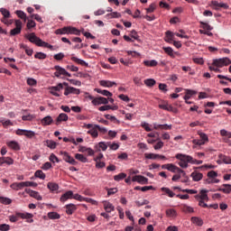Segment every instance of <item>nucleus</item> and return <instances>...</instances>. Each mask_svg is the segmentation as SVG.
Here are the masks:
<instances>
[{
	"label": "nucleus",
	"mask_w": 231,
	"mask_h": 231,
	"mask_svg": "<svg viewBox=\"0 0 231 231\" xmlns=\"http://www.w3.org/2000/svg\"><path fill=\"white\" fill-rule=\"evenodd\" d=\"M47 216L49 219H60V215L57 212H49Z\"/></svg>",
	"instance_id": "obj_43"
},
{
	"label": "nucleus",
	"mask_w": 231,
	"mask_h": 231,
	"mask_svg": "<svg viewBox=\"0 0 231 231\" xmlns=\"http://www.w3.org/2000/svg\"><path fill=\"white\" fill-rule=\"evenodd\" d=\"M76 160H79V162H81L82 163H88V158L80 153L75 154Z\"/></svg>",
	"instance_id": "obj_38"
},
{
	"label": "nucleus",
	"mask_w": 231,
	"mask_h": 231,
	"mask_svg": "<svg viewBox=\"0 0 231 231\" xmlns=\"http://www.w3.org/2000/svg\"><path fill=\"white\" fill-rule=\"evenodd\" d=\"M196 91L190 90V89H186V95L184 96V100H190V97L193 95H196Z\"/></svg>",
	"instance_id": "obj_44"
},
{
	"label": "nucleus",
	"mask_w": 231,
	"mask_h": 231,
	"mask_svg": "<svg viewBox=\"0 0 231 231\" xmlns=\"http://www.w3.org/2000/svg\"><path fill=\"white\" fill-rule=\"evenodd\" d=\"M88 134H90L92 138H98V129L97 128V125H94V127L88 131Z\"/></svg>",
	"instance_id": "obj_27"
},
{
	"label": "nucleus",
	"mask_w": 231,
	"mask_h": 231,
	"mask_svg": "<svg viewBox=\"0 0 231 231\" xmlns=\"http://www.w3.org/2000/svg\"><path fill=\"white\" fill-rule=\"evenodd\" d=\"M80 35V31L75 27L69 26L68 35Z\"/></svg>",
	"instance_id": "obj_33"
},
{
	"label": "nucleus",
	"mask_w": 231,
	"mask_h": 231,
	"mask_svg": "<svg viewBox=\"0 0 231 231\" xmlns=\"http://www.w3.org/2000/svg\"><path fill=\"white\" fill-rule=\"evenodd\" d=\"M60 156H62V159L64 160V162H66L67 163H69L70 165H77V163H79L67 152H60Z\"/></svg>",
	"instance_id": "obj_6"
},
{
	"label": "nucleus",
	"mask_w": 231,
	"mask_h": 231,
	"mask_svg": "<svg viewBox=\"0 0 231 231\" xmlns=\"http://www.w3.org/2000/svg\"><path fill=\"white\" fill-rule=\"evenodd\" d=\"M125 178H127V174H125V173H119V174L114 176L115 181H120V180H124Z\"/></svg>",
	"instance_id": "obj_51"
},
{
	"label": "nucleus",
	"mask_w": 231,
	"mask_h": 231,
	"mask_svg": "<svg viewBox=\"0 0 231 231\" xmlns=\"http://www.w3.org/2000/svg\"><path fill=\"white\" fill-rule=\"evenodd\" d=\"M25 38H27L28 41H30V42H32V44H36V46H40L41 48H50V50L53 48L52 45L37 37V35H35V32H31L25 35Z\"/></svg>",
	"instance_id": "obj_2"
},
{
	"label": "nucleus",
	"mask_w": 231,
	"mask_h": 231,
	"mask_svg": "<svg viewBox=\"0 0 231 231\" xmlns=\"http://www.w3.org/2000/svg\"><path fill=\"white\" fill-rule=\"evenodd\" d=\"M36 23L33 20H28L27 22V29L32 30V28H35Z\"/></svg>",
	"instance_id": "obj_61"
},
{
	"label": "nucleus",
	"mask_w": 231,
	"mask_h": 231,
	"mask_svg": "<svg viewBox=\"0 0 231 231\" xmlns=\"http://www.w3.org/2000/svg\"><path fill=\"white\" fill-rule=\"evenodd\" d=\"M95 91L97 93H99V95H103L104 97H113V93L109 92V90H102L100 88H95Z\"/></svg>",
	"instance_id": "obj_32"
},
{
	"label": "nucleus",
	"mask_w": 231,
	"mask_h": 231,
	"mask_svg": "<svg viewBox=\"0 0 231 231\" xmlns=\"http://www.w3.org/2000/svg\"><path fill=\"white\" fill-rule=\"evenodd\" d=\"M143 64H144V66H147L148 68H154V67L158 66V61H156L155 60H144Z\"/></svg>",
	"instance_id": "obj_31"
},
{
	"label": "nucleus",
	"mask_w": 231,
	"mask_h": 231,
	"mask_svg": "<svg viewBox=\"0 0 231 231\" xmlns=\"http://www.w3.org/2000/svg\"><path fill=\"white\" fill-rule=\"evenodd\" d=\"M199 23L203 30H208V32H210L211 30H213L212 26H210V24H208V23H205V22H199Z\"/></svg>",
	"instance_id": "obj_58"
},
{
	"label": "nucleus",
	"mask_w": 231,
	"mask_h": 231,
	"mask_svg": "<svg viewBox=\"0 0 231 231\" xmlns=\"http://www.w3.org/2000/svg\"><path fill=\"white\" fill-rule=\"evenodd\" d=\"M104 208H105L106 212L109 213V212H113V210H115V206H113V204H111V202L105 201Z\"/></svg>",
	"instance_id": "obj_28"
},
{
	"label": "nucleus",
	"mask_w": 231,
	"mask_h": 231,
	"mask_svg": "<svg viewBox=\"0 0 231 231\" xmlns=\"http://www.w3.org/2000/svg\"><path fill=\"white\" fill-rule=\"evenodd\" d=\"M0 12H1V14H2V15L4 16L5 19H9L10 11H8L7 9H5V8H1Z\"/></svg>",
	"instance_id": "obj_57"
},
{
	"label": "nucleus",
	"mask_w": 231,
	"mask_h": 231,
	"mask_svg": "<svg viewBox=\"0 0 231 231\" xmlns=\"http://www.w3.org/2000/svg\"><path fill=\"white\" fill-rule=\"evenodd\" d=\"M16 15L20 19H23L24 21V23H26V21H28V17H26V13H24L23 11H16Z\"/></svg>",
	"instance_id": "obj_48"
},
{
	"label": "nucleus",
	"mask_w": 231,
	"mask_h": 231,
	"mask_svg": "<svg viewBox=\"0 0 231 231\" xmlns=\"http://www.w3.org/2000/svg\"><path fill=\"white\" fill-rule=\"evenodd\" d=\"M153 129L157 130L158 129H162L164 131H171V129H172V125H158L156 123H153Z\"/></svg>",
	"instance_id": "obj_15"
},
{
	"label": "nucleus",
	"mask_w": 231,
	"mask_h": 231,
	"mask_svg": "<svg viewBox=\"0 0 231 231\" xmlns=\"http://www.w3.org/2000/svg\"><path fill=\"white\" fill-rule=\"evenodd\" d=\"M34 176L40 180H46V174L41 170L36 171Z\"/></svg>",
	"instance_id": "obj_41"
},
{
	"label": "nucleus",
	"mask_w": 231,
	"mask_h": 231,
	"mask_svg": "<svg viewBox=\"0 0 231 231\" xmlns=\"http://www.w3.org/2000/svg\"><path fill=\"white\" fill-rule=\"evenodd\" d=\"M199 135L200 136V140H202L205 143L208 142V136L204 133H199Z\"/></svg>",
	"instance_id": "obj_62"
},
{
	"label": "nucleus",
	"mask_w": 231,
	"mask_h": 231,
	"mask_svg": "<svg viewBox=\"0 0 231 231\" xmlns=\"http://www.w3.org/2000/svg\"><path fill=\"white\" fill-rule=\"evenodd\" d=\"M65 97L68 95H80V89L73 88V87H67L64 91Z\"/></svg>",
	"instance_id": "obj_13"
},
{
	"label": "nucleus",
	"mask_w": 231,
	"mask_h": 231,
	"mask_svg": "<svg viewBox=\"0 0 231 231\" xmlns=\"http://www.w3.org/2000/svg\"><path fill=\"white\" fill-rule=\"evenodd\" d=\"M66 213L71 216L75 210H77V206L75 204H69L65 206Z\"/></svg>",
	"instance_id": "obj_20"
},
{
	"label": "nucleus",
	"mask_w": 231,
	"mask_h": 231,
	"mask_svg": "<svg viewBox=\"0 0 231 231\" xmlns=\"http://www.w3.org/2000/svg\"><path fill=\"white\" fill-rule=\"evenodd\" d=\"M208 192V190L207 189H201L199 195H195V199H197V201H208V195L207 194Z\"/></svg>",
	"instance_id": "obj_10"
},
{
	"label": "nucleus",
	"mask_w": 231,
	"mask_h": 231,
	"mask_svg": "<svg viewBox=\"0 0 231 231\" xmlns=\"http://www.w3.org/2000/svg\"><path fill=\"white\" fill-rule=\"evenodd\" d=\"M180 208L185 214H192L194 212V208L188 206L187 204L181 205Z\"/></svg>",
	"instance_id": "obj_24"
},
{
	"label": "nucleus",
	"mask_w": 231,
	"mask_h": 231,
	"mask_svg": "<svg viewBox=\"0 0 231 231\" xmlns=\"http://www.w3.org/2000/svg\"><path fill=\"white\" fill-rule=\"evenodd\" d=\"M190 177L193 181H201V180H203V173L195 171L190 174Z\"/></svg>",
	"instance_id": "obj_19"
},
{
	"label": "nucleus",
	"mask_w": 231,
	"mask_h": 231,
	"mask_svg": "<svg viewBox=\"0 0 231 231\" xmlns=\"http://www.w3.org/2000/svg\"><path fill=\"white\" fill-rule=\"evenodd\" d=\"M6 145L13 149V151H21V145L16 141L7 142Z\"/></svg>",
	"instance_id": "obj_18"
},
{
	"label": "nucleus",
	"mask_w": 231,
	"mask_h": 231,
	"mask_svg": "<svg viewBox=\"0 0 231 231\" xmlns=\"http://www.w3.org/2000/svg\"><path fill=\"white\" fill-rule=\"evenodd\" d=\"M175 158L177 160H180L179 165L181 167V169H187L189 167V163H191L192 165H201L203 163V161H198L190 155H185L181 153L176 154Z\"/></svg>",
	"instance_id": "obj_1"
},
{
	"label": "nucleus",
	"mask_w": 231,
	"mask_h": 231,
	"mask_svg": "<svg viewBox=\"0 0 231 231\" xmlns=\"http://www.w3.org/2000/svg\"><path fill=\"white\" fill-rule=\"evenodd\" d=\"M5 163L6 165H14V159L11 157H0V167L5 165Z\"/></svg>",
	"instance_id": "obj_17"
},
{
	"label": "nucleus",
	"mask_w": 231,
	"mask_h": 231,
	"mask_svg": "<svg viewBox=\"0 0 231 231\" xmlns=\"http://www.w3.org/2000/svg\"><path fill=\"white\" fill-rule=\"evenodd\" d=\"M54 69H56V71L54 72V77H57V79H59L60 75H64L65 77H71V75L66 70V69L59 65H56L54 67Z\"/></svg>",
	"instance_id": "obj_4"
},
{
	"label": "nucleus",
	"mask_w": 231,
	"mask_h": 231,
	"mask_svg": "<svg viewBox=\"0 0 231 231\" xmlns=\"http://www.w3.org/2000/svg\"><path fill=\"white\" fill-rule=\"evenodd\" d=\"M229 64H231V60L228 58L213 60V66H216L217 68H223V66H229Z\"/></svg>",
	"instance_id": "obj_3"
},
{
	"label": "nucleus",
	"mask_w": 231,
	"mask_h": 231,
	"mask_svg": "<svg viewBox=\"0 0 231 231\" xmlns=\"http://www.w3.org/2000/svg\"><path fill=\"white\" fill-rule=\"evenodd\" d=\"M221 136H227V138H231V132H228L225 129L220 130Z\"/></svg>",
	"instance_id": "obj_63"
},
{
	"label": "nucleus",
	"mask_w": 231,
	"mask_h": 231,
	"mask_svg": "<svg viewBox=\"0 0 231 231\" xmlns=\"http://www.w3.org/2000/svg\"><path fill=\"white\" fill-rule=\"evenodd\" d=\"M105 118L106 120H110V122H113V124H120V121L115 117V116H111L109 114L105 115Z\"/></svg>",
	"instance_id": "obj_45"
},
{
	"label": "nucleus",
	"mask_w": 231,
	"mask_h": 231,
	"mask_svg": "<svg viewBox=\"0 0 231 231\" xmlns=\"http://www.w3.org/2000/svg\"><path fill=\"white\" fill-rule=\"evenodd\" d=\"M68 199H73V191L69 190L67 192H65L60 199V201H61V203H64V201H68Z\"/></svg>",
	"instance_id": "obj_16"
},
{
	"label": "nucleus",
	"mask_w": 231,
	"mask_h": 231,
	"mask_svg": "<svg viewBox=\"0 0 231 231\" xmlns=\"http://www.w3.org/2000/svg\"><path fill=\"white\" fill-rule=\"evenodd\" d=\"M0 203L3 205H10L12 203V199L6 197H0Z\"/></svg>",
	"instance_id": "obj_52"
},
{
	"label": "nucleus",
	"mask_w": 231,
	"mask_h": 231,
	"mask_svg": "<svg viewBox=\"0 0 231 231\" xmlns=\"http://www.w3.org/2000/svg\"><path fill=\"white\" fill-rule=\"evenodd\" d=\"M69 26L55 31L56 35H68Z\"/></svg>",
	"instance_id": "obj_34"
},
{
	"label": "nucleus",
	"mask_w": 231,
	"mask_h": 231,
	"mask_svg": "<svg viewBox=\"0 0 231 231\" xmlns=\"http://www.w3.org/2000/svg\"><path fill=\"white\" fill-rule=\"evenodd\" d=\"M222 187H224V188H219L217 189L219 192H224V194H230L231 184H223Z\"/></svg>",
	"instance_id": "obj_26"
},
{
	"label": "nucleus",
	"mask_w": 231,
	"mask_h": 231,
	"mask_svg": "<svg viewBox=\"0 0 231 231\" xmlns=\"http://www.w3.org/2000/svg\"><path fill=\"white\" fill-rule=\"evenodd\" d=\"M132 181H137V183H140L141 185H147V183H149V179L142 175H135L132 178Z\"/></svg>",
	"instance_id": "obj_11"
},
{
	"label": "nucleus",
	"mask_w": 231,
	"mask_h": 231,
	"mask_svg": "<svg viewBox=\"0 0 231 231\" xmlns=\"http://www.w3.org/2000/svg\"><path fill=\"white\" fill-rule=\"evenodd\" d=\"M122 15L118 12H113L106 14L107 19H118Z\"/></svg>",
	"instance_id": "obj_46"
},
{
	"label": "nucleus",
	"mask_w": 231,
	"mask_h": 231,
	"mask_svg": "<svg viewBox=\"0 0 231 231\" xmlns=\"http://www.w3.org/2000/svg\"><path fill=\"white\" fill-rule=\"evenodd\" d=\"M27 84L28 86H37V80L34 79L33 78H28Z\"/></svg>",
	"instance_id": "obj_60"
},
{
	"label": "nucleus",
	"mask_w": 231,
	"mask_h": 231,
	"mask_svg": "<svg viewBox=\"0 0 231 231\" xmlns=\"http://www.w3.org/2000/svg\"><path fill=\"white\" fill-rule=\"evenodd\" d=\"M42 125H51L53 124V118L51 116H47L42 119Z\"/></svg>",
	"instance_id": "obj_25"
},
{
	"label": "nucleus",
	"mask_w": 231,
	"mask_h": 231,
	"mask_svg": "<svg viewBox=\"0 0 231 231\" xmlns=\"http://www.w3.org/2000/svg\"><path fill=\"white\" fill-rule=\"evenodd\" d=\"M107 145L111 149V151H118V149L120 147V145L116 143H114L111 144L110 142H107Z\"/></svg>",
	"instance_id": "obj_56"
},
{
	"label": "nucleus",
	"mask_w": 231,
	"mask_h": 231,
	"mask_svg": "<svg viewBox=\"0 0 231 231\" xmlns=\"http://www.w3.org/2000/svg\"><path fill=\"white\" fill-rule=\"evenodd\" d=\"M166 216L168 217H176V209H172V208L167 209Z\"/></svg>",
	"instance_id": "obj_53"
},
{
	"label": "nucleus",
	"mask_w": 231,
	"mask_h": 231,
	"mask_svg": "<svg viewBox=\"0 0 231 231\" xmlns=\"http://www.w3.org/2000/svg\"><path fill=\"white\" fill-rule=\"evenodd\" d=\"M25 192L31 196V198H34V199H37V201H42V197L39 192L30 189H25Z\"/></svg>",
	"instance_id": "obj_14"
},
{
	"label": "nucleus",
	"mask_w": 231,
	"mask_h": 231,
	"mask_svg": "<svg viewBox=\"0 0 231 231\" xmlns=\"http://www.w3.org/2000/svg\"><path fill=\"white\" fill-rule=\"evenodd\" d=\"M16 216L21 219H26V223H33V214L32 213H17Z\"/></svg>",
	"instance_id": "obj_9"
},
{
	"label": "nucleus",
	"mask_w": 231,
	"mask_h": 231,
	"mask_svg": "<svg viewBox=\"0 0 231 231\" xmlns=\"http://www.w3.org/2000/svg\"><path fill=\"white\" fill-rule=\"evenodd\" d=\"M100 86L103 88H113V86H116V82L110 80H101L99 81Z\"/></svg>",
	"instance_id": "obj_22"
},
{
	"label": "nucleus",
	"mask_w": 231,
	"mask_h": 231,
	"mask_svg": "<svg viewBox=\"0 0 231 231\" xmlns=\"http://www.w3.org/2000/svg\"><path fill=\"white\" fill-rule=\"evenodd\" d=\"M45 145L49 147V149H57V143L53 140L45 141Z\"/></svg>",
	"instance_id": "obj_37"
},
{
	"label": "nucleus",
	"mask_w": 231,
	"mask_h": 231,
	"mask_svg": "<svg viewBox=\"0 0 231 231\" xmlns=\"http://www.w3.org/2000/svg\"><path fill=\"white\" fill-rule=\"evenodd\" d=\"M163 51L169 55V57H171V59H174V50H172L171 47H162Z\"/></svg>",
	"instance_id": "obj_30"
},
{
	"label": "nucleus",
	"mask_w": 231,
	"mask_h": 231,
	"mask_svg": "<svg viewBox=\"0 0 231 231\" xmlns=\"http://www.w3.org/2000/svg\"><path fill=\"white\" fill-rule=\"evenodd\" d=\"M191 223H193L194 225H197L198 226H203V219L198 217H192Z\"/></svg>",
	"instance_id": "obj_29"
},
{
	"label": "nucleus",
	"mask_w": 231,
	"mask_h": 231,
	"mask_svg": "<svg viewBox=\"0 0 231 231\" xmlns=\"http://www.w3.org/2000/svg\"><path fill=\"white\" fill-rule=\"evenodd\" d=\"M107 147H109V144H107V143L100 142L94 146V149L96 152H100L101 151H107Z\"/></svg>",
	"instance_id": "obj_12"
},
{
	"label": "nucleus",
	"mask_w": 231,
	"mask_h": 231,
	"mask_svg": "<svg viewBox=\"0 0 231 231\" xmlns=\"http://www.w3.org/2000/svg\"><path fill=\"white\" fill-rule=\"evenodd\" d=\"M144 84L148 88H152V86L156 84V80H154L153 79H148L144 80Z\"/></svg>",
	"instance_id": "obj_50"
},
{
	"label": "nucleus",
	"mask_w": 231,
	"mask_h": 231,
	"mask_svg": "<svg viewBox=\"0 0 231 231\" xmlns=\"http://www.w3.org/2000/svg\"><path fill=\"white\" fill-rule=\"evenodd\" d=\"M209 6H210L213 10H217V11L221 10V8H223L224 10H228V5H227V4L219 3V2H217V1H211Z\"/></svg>",
	"instance_id": "obj_5"
},
{
	"label": "nucleus",
	"mask_w": 231,
	"mask_h": 231,
	"mask_svg": "<svg viewBox=\"0 0 231 231\" xmlns=\"http://www.w3.org/2000/svg\"><path fill=\"white\" fill-rule=\"evenodd\" d=\"M141 127H143V129H144L147 133H151V131H152L149 123H146V122H143L141 124Z\"/></svg>",
	"instance_id": "obj_55"
},
{
	"label": "nucleus",
	"mask_w": 231,
	"mask_h": 231,
	"mask_svg": "<svg viewBox=\"0 0 231 231\" xmlns=\"http://www.w3.org/2000/svg\"><path fill=\"white\" fill-rule=\"evenodd\" d=\"M49 160L50 162H51L52 163H59L60 162V160H59V158L54 154V153H51L49 157Z\"/></svg>",
	"instance_id": "obj_59"
},
{
	"label": "nucleus",
	"mask_w": 231,
	"mask_h": 231,
	"mask_svg": "<svg viewBox=\"0 0 231 231\" xmlns=\"http://www.w3.org/2000/svg\"><path fill=\"white\" fill-rule=\"evenodd\" d=\"M15 28L10 31V35H19L23 30V22L21 20H15Z\"/></svg>",
	"instance_id": "obj_8"
},
{
	"label": "nucleus",
	"mask_w": 231,
	"mask_h": 231,
	"mask_svg": "<svg viewBox=\"0 0 231 231\" xmlns=\"http://www.w3.org/2000/svg\"><path fill=\"white\" fill-rule=\"evenodd\" d=\"M60 122H68V116L65 113H61L58 116L55 125H59Z\"/></svg>",
	"instance_id": "obj_21"
},
{
	"label": "nucleus",
	"mask_w": 231,
	"mask_h": 231,
	"mask_svg": "<svg viewBox=\"0 0 231 231\" xmlns=\"http://www.w3.org/2000/svg\"><path fill=\"white\" fill-rule=\"evenodd\" d=\"M0 123L2 124L3 127H8L10 125H14V123L10 121V119H5V118H0Z\"/></svg>",
	"instance_id": "obj_42"
},
{
	"label": "nucleus",
	"mask_w": 231,
	"mask_h": 231,
	"mask_svg": "<svg viewBox=\"0 0 231 231\" xmlns=\"http://www.w3.org/2000/svg\"><path fill=\"white\" fill-rule=\"evenodd\" d=\"M179 174H182L181 183H189V179L185 171L181 170V171H179Z\"/></svg>",
	"instance_id": "obj_47"
},
{
	"label": "nucleus",
	"mask_w": 231,
	"mask_h": 231,
	"mask_svg": "<svg viewBox=\"0 0 231 231\" xmlns=\"http://www.w3.org/2000/svg\"><path fill=\"white\" fill-rule=\"evenodd\" d=\"M47 189H50L51 192H55V190H59V184L55 182H49L47 184Z\"/></svg>",
	"instance_id": "obj_36"
},
{
	"label": "nucleus",
	"mask_w": 231,
	"mask_h": 231,
	"mask_svg": "<svg viewBox=\"0 0 231 231\" xmlns=\"http://www.w3.org/2000/svg\"><path fill=\"white\" fill-rule=\"evenodd\" d=\"M158 156H160V154H156V153H144V158L146 160H157Z\"/></svg>",
	"instance_id": "obj_49"
},
{
	"label": "nucleus",
	"mask_w": 231,
	"mask_h": 231,
	"mask_svg": "<svg viewBox=\"0 0 231 231\" xmlns=\"http://www.w3.org/2000/svg\"><path fill=\"white\" fill-rule=\"evenodd\" d=\"M16 134L18 136H26V138H33V136H35V132L32 130L17 129Z\"/></svg>",
	"instance_id": "obj_7"
},
{
	"label": "nucleus",
	"mask_w": 231,
	"mask_h": 231,
	"mask_svg": "<svg viewBox=\"0 0 231 231\" xmlns=\"http://www.w3.org/2000/svg\"><path fill=\"white\" fill-rule=\"evenodd\" d=\"M70 59L73 60V62H76V64H80V66H88V64L84 61V60H80L77 57H71Z\"/></svg>",
	"instance_id": "obj_39"
},
{
	"label": "nucleus",
	"mask_w": 231,
	"mask_h": 231,
	"mask_svg": "<svg viewBox=\"0 0 231 231\" xmlns=\"http://www.w3.org/2000/svg\"><path fill=\"white\" fill-rule=\"evenodd\" d=\"M168 171H170V172H174L177 174H180V172H181V169L172 163H169Z\"/></svg>",
	"instance_id": "obj_23"
},
{
	"label": "nucleus",
	"mask_w": 231,
	"mask_h": 231,
	"mask_svg": "<svg viewBox=\"0 0 231 231\" xmlns=\"http://www.w3.org/2000/svg\"><path fill=\"white\" fill-rule=\"evenodd\" d=\"M47 55L44 52H36L34 55V59H39L40 60H44Z\"/></svg>",
	"instance_id": "obj_54"
},
{
	"label": "nucleus",
	"mask_w": 231,
	"mask_h": 231,
	"mask_svg": "<svg viewBox=\"0 0 231 231\" xmlns=\"http://www.w3.org/2000/svg\"><path fill=\"white\" fill-rule=\"evenodd\" d=\"M10 187L13 190H21L23 189V182H14L11 184Z\"/></svg>",
	"instance_id": "obj_35"
},
{
	"label": "nucleus",
	"mask_w": 231,
	"mask_h": 231,
	"mask_svg": "<svg viewBox=\"0 0 231 231\" xmlns=\"http://www.w3.org/2000/svg\"><path fill=\"white\" fill-rule=\"evenodd\" d=\"M10 230V225L0 224V231H8Z\"/></svg>",
	"instance_id": "obj_64"
},
{
	"label": "nucleus",
	"mask_w": 231,
	"mask_h": 231,
	"mask_svg": "<svg viewBox=\"0 0 231 231\" xmlns=\"http://www.w3.org/2000/svg\"><path fill=\"white\" fill-rule=\"evenodd\" d=\"M161 190L162 192H165V194H167L169 198H174V196H176V194L172 190H171V189L169 188H162Z\"/></svg>",
	"instance_id": "obj_40"
}]
</instances>
